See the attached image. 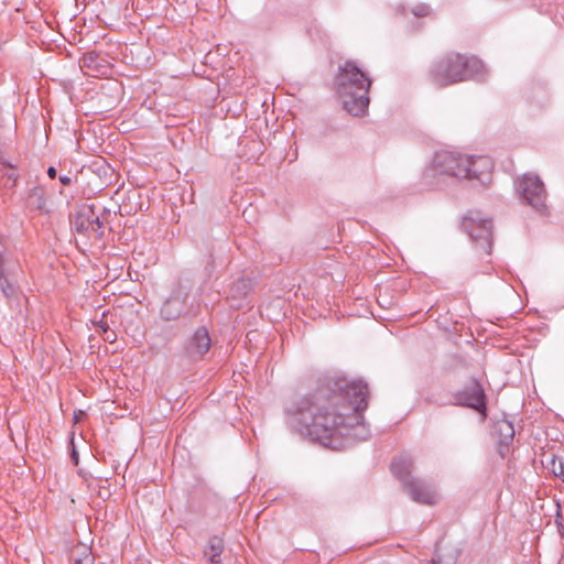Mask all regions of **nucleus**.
<instances>
[{"mask_svg": "<svg viewBox=\"0 0 564 564\" xmlns=\"http://www.w3.org/2000/svg\"><path fill=\"white\" fill-rule=\"evenodd\" d=\"M56 174H57V171H56V169L54 166H50L47 169V175H48L50 178H52V180L55 178Z\"/></svg>", "mask_w": 564, "mask_h": 564, "instance_id": "5701e85b", "label": "nucleus"}, {"mask_svg": "<svg viewBox=\"0 0 564 564\" xmlns=\"http://www.w3.org/2000/svg\"><path fill=\"white\" fill-rule=\"evenodd\" d=\"M77 177L76 176H73L70 173L69 174H65V175H61L59 176V182L62 185L64 186H69L73 184L74 180H76Z\"/></svg>", "mask_w": 564, "mask_h": 564, "instance_id": "412c9836", "label": "nucleus"}, {"mask_svg": "<svg viewBox=\"0 0 564 564\" xmlns=\"http://www.w3.org/2000/svg\"><path fill=\"white\" fill-rule=\"evenodd\" d=\"M94 61V57L91 55L85 57V65L89 66L90 62Z\"/></svg>", "mask_w": 564, "mask_h": 564, "instance_id": "a878e982", "label": "nucleus"}, {"mask_svg": "<svg viewBox=\"0 0 564 564\" xmlns=\"http://www.w3.org/2000/svg\"><path fill=\"white\" fill-rule=\"evenodd\" d=\"M497 431L500 436V444L508 446L514 437V429L511 422L501 421L497 424Z\"/></svg>", "mask_w": 564, "mask_h": 564, "instance_id": "2eb2a0df", "label": "nucleus"}, {"mask_svg": "<svg viewBox=\"0 0 564 564\" xmlns=\"http://www.w3.org/2000/svg\"><path fill=\"white\" fill-rule=\"evenodd\" d=\"M368 397L369 388L362 380L327 378L296 402L289 422L302 436L334 448L343 430L362 419Z\"/></svg>", "mask_w": 564, "mask_h": 564, "instance_id": "f257e3e1", "label": "nucleus"}, {"mask_svg": "<svg viewBox=\"0 0 564 564\" xmlns=\"http://www.w3.org/2000/svg\"><path fill=\"white\" fill-rule=\"evenodd\" d=\"M251 291V281L246 278L237 279L230 286V294L234 297H243Z\"/></svg>", "mask_w": 564, "mask_h": 564, "instance_id": "dca6fc26", "label": "nucleus"}, {"mask_svg": "<svg viewBox=\"0 0 564 564\" xmlns=\"http://www.w3.org/2000/svg\"><path fill=\"white\" fill-rule=\"evenodd\" d=\"M414 15L416 17H425L429 14V7L426 6H417L413 10Z\"/></svg>", "mask_w": 564, "mask_h": 564, "instance_id": "4be33fe9", "label": "nucleus"}, {"mask_svg": "<svg viewBox=\"0 0 564 564\" xmlns=\"http://www.w3.org/2000/svg\"><path fill=\"white\" fill-rule=\"evenodd\" d=\"M189 291V286L182 282L177 283L176 288L161 307L160 315L164 321H175L182 316L186 307Z\"/></svg>", "mask_w": 564, "mask_h": 564, "instance_id": "1a4fd4ad", "label": "nucleus"}, {"mask_svg": "<svg viewBox=\"0 0 564 564\" xmlns=\"http://www.w3.org/2000/svg\"><path fill=\"white\" fill-rule=\"evenodd\" d=\"M210 336L205 326L198 327L183 345L184 356L189 360L202 359L210 349Z\"/></svg>", "mask_w": 564, "mask_h": 564, "instance_id": "9d476101", "label": "nucleus"}, {"mask_svg": "<svg viewBox=\"0 0 564 564\" xmlns=\"http://www.w3.org/2000/svg\"><path fill=\"white\" fill-rule=\"evenodd\" d=\"M456 556L453 554H441L438 551L435 552L430 564H455Z\"/></svg>", "mask_w": 564, "mask_h": 564, "instance_id": "a211bd4d", "label": "nucleus"}, {"mask_svg": "<svg viewBox=\"0 0 564 564\" xmlns=\"http://www.w3.org/2000/svg\"><path fill=\"white\" fill-rule=\"evenodd\" d=\"M551 470L555 477H558V478H561L562 481H564V464L561 460L556 462L553 458Z\"/></svg>", "mask_w": 564, "mask_h": 564, "instance_id": "6ab92c4d", "label": "nucleus"}, {"mask_svg": "<svg viewBox=\"0 0 564 564\" xmlns=\"http://www.w3.org/2000/svg\"><path fill=\"white\" fill-rule=\"evenodd\" d=\"M517 191L520 197L536 212L542 214L546 210V191L538 175L523 174L517 183Z\"/></svg>", "mask_w": 564, "mask_h": 564, "instance_id": "0eeeda50", "label": "nucleus"}, {"mask_svg": "<svg viewBox=\"0 0 564 564\" xmlns=\"http://www.w3.org/2000/svg\"><path fill=\"white\" fill-rule=\"evenodd\" d=\"M453 404L485 413L487 410V397L479 380L471 378L463 389L453 393Z\"/></svg>", "mask_w": 564, "mask_h": 564, "instance_id": "6e6552de", "label": "nucleus"}, {"mask_svg": "<svg viewBox=\"0 0 564 564\" xmlns=\"http://www.w3.org/2000/svg\"><path fill=\"white\" fill-rule=\"evenodd\" d=\"M372 80L355 61L348 59L339 66L335 87L344 109L355 117L364 116L369 107V90Z\"/></svg>", "mask_w": 564, "mask_h": 564, "instance_id": "7ed1b4c3", "label": "nucleus"}, {"mask_svg": "<svg viewBox=\"0 0 564 564\" xmlns=\"http://www.w3.org/2000/svg\"><path fill=\"white\" fill-rule=\"evenodd\" d=\"M403 488L412 500L424 503L434 505L437 502L438 496L432 485L419 478H412L403 484Z\"/></svg>", "mask_w": 564, "mask_h": 564, "instance_id": "9b49d317", "label": "nucleus"}, {"mask_svg": "<svg viewBox=\"0 0 564 564\" xmlns=\"http://www.w3.org/2000/svg\"><path fill=\"white\" fill-rule=\"evenodd\" d=\"M463 230L474 241L476 249L490 254L492 246V221L484 219L478 214L466 215L462 220Z\"/></svg>", "mask_w": 564, "mask_h": 564, "instance_id": "39448f33", "label": "nucleus"}, {"mask_svg": "<svg viewBox=\"0 0 564 564\" xmlns=\"http://www.w3.org/2000/svg\"><path fill=\"white\" fill-rule=\"evenodd\" d=\"M484 64L475 56L459 53H447L433 62L429 69L430 82L437 87L482 77Z\"/></svg>", "mask_w": 564, "mask_h": 564, "instance_id": "20e7f679", "label": "nucleus"}, {"mask_svg": "<svg viewBox=\"0 0 564 564\" xmlns=\"http://www.w3.org/2000/svg\"><path fill=\"white\" fill-rule=\"evenodd\" d=\"M562 535H564V528L562 529Z\"/></svg>", "mask_w": 564, "mask_h": 564, "instance_id": "bb28decb", "label": "nucleus"}, {"mask_svg": "<svg viewBox=\"0 0 564 564\" xmlns=\"http://www.w3.org/2000/svg\"><path fill=\"white\" fill-rule=\"evenodd\" d=\"M99 327L102 329V332L105 334H107L109 332V327L106 323H104L102 321L99 322Z\"/></svg>", "mask_w": 564, "mask_h": 564, "instance_id": "b1692460", "label": "nucleus"}, {"mask_svg": "<svg viewBox=\"0 0 564 564\" xmlns=\"http://www.w3.org/2000/svg\"><path fill=\"white\" fill-rule=\"evenodd\" d=\"M70 226L77 232L87 238L97 240L104 237V221L101 215L96 212L95 205L83 207L70 218Z\"/></svg>", "mask_w": 564, "mask_h": 564, "instance_id": "423d86ee", "label": "nucleus"}, {"mask_svg": "<svg viewBox=\"0 0 564 564\" xmlns=\"http://www.w3.org/2000/svg\"><path fill=\"white\" fill-rule=\"evenodd\" d=\"M413 459L409 455H400L395 457L391 463L392 474L403 484L411 480V470L413 468Z\"/></svg>", "mask_w": 564, "mask_h": 564, "instance_id": "f8f14e48", "label": "nucleus"}, {"mask_svg": "<svg viewBox=\"0 0 564 564\" xmlns=\"http://www.w3.org/2000/svg\"><path fill=\"white\" fill-rule=\"evenodd\" d=\"M106 339H108L109 341H113V340L116 339V335H115V333L109 330V332L106 334Z\"/></svg>", "mask_w": 564, "mask_h": 564, "instance_id": "393cba45", "label": "nucleus"}, {"mask_svg": "<svg viewBox=\"0 0 564 564\" xmlns=\"http://www.w3.org/2000/svg\"><path fill=\"white\" fill-rule=\"evenodd\" d=\"M0 291L8 299L13 296L15 293L14 285L8 281L7 276L3 273V270H0Z\"/></svg>", "mask_w": 564, "mask_h": 564, "instance_id": "f3484780", "label": "nucleus"}, {"mask_svg": "<svg viewBox=\"0 0 564 564\" xmlns=\"http://www.w3.org/2000/svg\"><path fill=\"white\" fill-rule=\"evenodd\" d=\"M494 163L489 156H469L452 151L435 153L432 166L424 177L436 174L478 182L481 186L491 183Z\"/></svg>", "mask_w": 564, "mask_h": 564, "instance_id": "f03ea898", "label": "nucleus"}, {"mask_svg": "<svg viewBox=\"0 0 564 564\" xmlns=\"http://www.w3.org/2000/svg\"><path fill=\"white\" fill-rule=\"evenodd\" d=\"M223 551V539L214 535L208 540V543L204 550V557H206L212 564H220Z\"/></svg>", "mask_w": 564, "mask_h": 564, "instance_id": "4468645a", "label": "nucleus"}, {"mask_svg": "<svg viewBox=\"0 0 564 564\" xmlns=\"http://www.w3.org/2000/svg\"><path fill=\"white\" fill-rule=\"evenodd\" d=\"M73 561H74L73 564H94L95 563L94 556L91 555L90 552H87L86 550L84 551L82 556L74 557Z\"/></svg>", "mask_w": 564, "mask_h": 564, "instance_id": "aec40b11", "label": "nucleus"}, {"mask_svg": "<svg viewBox=\"0 0 564 564\" xmlns=\"http://www.w3.org/2000/svg\"><path fill=\"white\" fill-rule=\"evenodd\" d=\"M0 178L3 182L2 185L9 188L14 187L19 178L17 165L7 160L2 154H0Z\"/></svg>", "mask_w": 564, "mask_h": 564, "instance_id": "ddd939ff", "label": "nucleus"}]
</instances>
